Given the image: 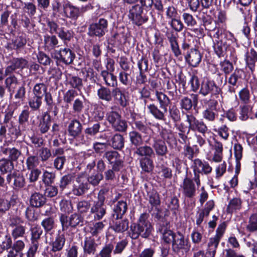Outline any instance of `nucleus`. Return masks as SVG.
I'll return each instance as SVG.
<instances>
[{
    "mask_svg": "<svg viewBox=\"0 0 257 257\" xmlns=\"http://www.w3.org/2000/svg\"><path fill=\"white\" fill-rule=\"evenodd\" d=\"M129 137L131 143L135 146H139L143 143L141 135L137 131H133L129 133Z\"/></svg>",
    "mask_w": 257,
    "mask_h": 257,
    "instance_id": "nucleus-43",
    "label": "nucleus"
},
{
    "mask_svg": "<svg viewBox=\"0 0 257 257\" xmlns=\"http://www.w3.org/2000/svg\"><path fill=\"white\" fill-rule=\"evenodd\" d=\"M128 221L127 220H119L116 221L113 226V229L116 232H123L127 230Z\"/></svg>",
    "mask_w": 257,
    "mask_h": 257,
    "instance_id": "nucleus-46",
    "label": "nucleus"
},
{
    "mask_svg": "<svg viewBox=\"0 0 257 257\" xmlns=\"http://www.w3.org/2000/svg\"><path fill=\"white\" fill-rule=\"evenodd\" d=\"M156 97L159 101L160 107L164 110L165 112L167 111V107L171 103L170 98L164 93L156 91Z\"/></svg>",
    "mask_w": 257,
    "mask_h": 257,
    "instance_id": "nucleus-29",
    "label": "nucleus"
},
{
    "mask_svg": "<svg viewBox=\"0 0 257 257\" xmlns=\"http://www.w3.org/2000/svg\"><path fill=\"white\" fill-rule=\"evenodd\" d=\"M143 10L139 5H136L130 10L128 17L133 23L140 26L148 21V18L142 16Z\"/></svg>",
    "mask_w": 257,
    "mask_h": 257,
    "instance_id": "nucleus-9",
    "label": "nucleus"
},
{
    "mask_svg": "<svg viewBox=\"0 0 257 257\" xmlns=\"http://www.w3.org/2000/svg\"><path fill=\"white\" fill-rule=\"evenodd\" d=\"M149 112L154 118L159 120H165L166 112L161 111L157 106L154 104H150L147 105Z\"/></svg>",
    "mask_w": 257,
    "mask_h": 257,
    "instance_id": "nucleus-30",
    "label": "nucleus"
},
{
    "mask_svg": "<svg viewBox=\"0 0 257 257\" xmlns=\"http://www.w3.org/2000/svg\"><path fill=\"white\" fill-rule=\"evenodd\" d=\"M191 168L194 175V180L197 186L200 185V174L207 175L212 170V167L207 162L198 158L193 160Z\"/></svg>",
    "mask_w": 257,
    "mask_h": 257,
    "instance_id": "nucleus-3",
    "label": "nucleus"
},
{
    "mask_svg": "<svg viewBox=\"0 0 257 257\" xmlns=\"http://www.w3.org/2000/svg\"><path fill=\"white\" fill-rule=\"evenodd\" d=\"M226 227V225L224 222L220 224L216 229L215 235L209 239L206 253L207 257L214 256L216 248L223 235Z\"/></svg>",
    "mask_w": 257,
    "mask_h": 257,
    "instance_id": "nucleus-4",
    "label": "nucleus"
},
{
    "mask_svg": "<svg viewBox=\"0 0 257 257\" xmlns=\"http://www.w3.org/2000/svg\"><path fill=\"white\" fill-rule=\"evenodd\" d=\"M114 246L111 243L105 245L98 253L100 257H111Z\"/></svg>",
    "mask_w": 257,
    "mask_h": 257,
    "instance_id": "nucleus-57",
    "label": "nucleus"
},
{
    "mask_svg": "<svg viewBox=\"0 0 257 257\" xmlns=\"http://www.w3.org/2000/svg\"><path fill=\"white\" fill-rule=\"evenodd\" d=\"M229 41L228 40H215L213 48L215 53L219 57L224 56L227 46L229 45Z\"/></svg>",
    "mask_w": 257,
    "mask_h": 257,
    "instance_id": "nucleus-23",
    "label": "nucleus"
},
{
    "mask_svg": "<svg viewBox=\"0 0 257 257\" xmlns=\"http://www.w3.org/2000/svg\"><path fill=\"white\" fill-rule=\"evenodd\" d=\"M100 75L104 81L105 84L108 87H117V81L116 77L113 73L102 70Z\"/></svg>",
    "mask_w": 257,
    "mask_h": 257,
    "instance_id": "nucleus-22",
    "label": "nucleus"
},
{
    "mask_svg": "<svg viewBox=\"0 0 257 257\" xmlns=\"http://www.w3.org/2000/svg\"><path fill=\"white\" fill-rule=\"evenodd\" d=\"M186 118L190 130L197 131L203 135L208 132V127L202 120L196 119L192 114H186Z\"/></svg>",
    "mask_w": 257,
    "mask_h": 257,
    "instance_id": "nucleus-8",
    "label": "nucleus"
},
{
    "mask_svg": "<svg viewBox=\"0 0 257 257\" xmlns=\"http://www.w3.org/2000/svg\"><path fill=\"white\" fill-rule=\"evenodd\" d=\"M111 126L116 131L123 132L126 130L127 125L125 120L122 119L121 117L113 123Z\"/></svg>",
    "mask_w": 257,
    "mask_h": 257,
    "instance_id": "nucleus-51",
    "label": "nucleus"
},
{
    "mask_svg": "<svg viewBox=\"0 0 257 257\" xmlns=\"http://www.w3.org/2000/svg\"><path fill=\"white\" fill-rule=\"evenodd\" d=\"M240 115L239 118L242 120H246L249 117V114L252 109V107L248 105L247 104H244L240 106Z\"/></svg>",
    "mask_w": 257,
    "mask_h": 257,
    "instance_id": "nucleus-53",
    "label": "nucleus"
},
{
    "mask_svg": "<svg viewBox=\"0 0 257 257\" xmlns=\"http://www.w3.org/2000/svg\"><path fill=\"white\" fill-rule=\"evenodd\" d=\"M135 154L141 157L151 158L154 155L153 149L148 146L145 145L137 148Z\"/></svg>",
    "mask_w": 257,
    "mask_h": 257,
    "instance_id": "nucleus-34",
    "label": "nucleus"
},
{
    "mask_svg": "<svg viewBox=\"0 0 257 257\" xmlns=\"http://www.w3.org/2000/svg\"><path fill=\"white\" fill-rule=\"evenodd\" d=\"M176 233L170 229H165L162 232V239L166 243H173Z\"/></svg>",
    "mask_w": 257,
    "mask_h": 257,
    "instance_id": "nucleus-50",
    "label": "nucleus"
},
{
    "mask_svg": "<svg viewBox=\"0 0 257 257\" xmlns=\"http://www.w3.org/2000/svg\"><path fill=\"white\" fill-rule=\"evenodd\" d=\"M239 99L244 104H248L250 102L251 94L247 87L241 89L238 92Z\"/></svg>",
    "mask_w": 257,
    "mask_h": 257,
    "instance_id": "nucleus-39",
    "label": "nucleus"
},
{
    "mask_svg": "<svg viewBox=\"0 0 257 257\" xmlns=\"http://www.w3.org/2000/svg\"><path fill=\"white\" fill-rule=\"evenodd\" d=\"M153 226L148 220L147 214H142L138 224H134L130 227L129 235L133 239L138 238L139 236L143 238L148 237L152 233Z\"/></svg>",
    "mask_w": 257,
    "mask_h": 257,
    "instance_id": "nucleus-1",
    "label": "nucleus"
},
{
    "mask_svg": "<svg viewBox=\"0 0 257 257\" xmlns=\"http://www.w3.org/2000/svg\"><path fill=\"white\" fill-rule=\"evenodd\" d=\"M29 105L33 111L39 109L42 104V98L34 96L29 100Z\"/></svg>",
    "mask_w": 257,
    "mask_h": 257,
    "instance_id": "nucleus-54",
    "label": "nucleus"
},
{
    "mask_svg": "<svg viewBox=\"0 0 257 257\" xmlns=\"http://www.w3.org/2000/svg\"><path fill=\"white\" fill-rule=\"evenodd\" d=\"M47 87L44 83L36 84L33 89L35 96L42 98L44 95L47 93Z\"/></svg>",
    "mask_w": 257,
    "mask_h": 257,
    "instance_id": "nucleus-42",
    "label": "nucleus"
},
{
    "mask_svg": "<svg viewBox=\"0 0 257 257\" xmlns=\"http://www.w3.org/2000/svg\"><path fill=\"white\" fill-rule=\"evenodd\" d=\"M217 101L215 100H210L208 103V107L202 112L203 117L209 121H214L217 116L216 106Z\"/></svg>",
    "mask_w": 257,
    "mask_h": 257,
    "instance_id": "nucleus-14",
    "label": "nucleus"
},
{
    "mask_svg": "<svg viewBox=\"0 0 257 257\" xmlns=\"http://www.w3.org/2000/svg\"><path fill=\"white\" fill-rule=\"evenodd\" d=\"M45 202L46 198L45 196L39 193L33 194L30 200L31 205L35 207H40L43 206Z\"/></svg>",
    "mask_w": 257,
    "mask_h": 257,
    "instance_id": "nucleus-32",
    "label": "nucleus"
},
{
    "mask_svg": "<svg viewBox=\"0 0 257 257\" xmlns=\"http://www.w3.org/2000/svg\"><path fill=\"white\" fill-rule=\"evenodd\" d=\"M148 201L149 204L151 205V208L149 211L151 212L153 208H157L160 204V199L159 194L156 191H152L149 193Z\"/></svg>",
    "mask_w": 257,
    "mask_h": 257,
    "instance_id": "nucleus-37",
    "label": "nucleus"
},
{
    "mask_svg": "<svg viewBox=\"0 0 257 257\" xmlns=\"http://www.w3.org/2000/svg\"><path fill=\"white\" fill-rule=\"evenodd\" d=\"M213 148L214 152L212 159V161L216 163L220 162L223 158L222 144L217 140H215Z\"/></svg>",
    "mask_w": 257,
    "mask_h": 257,
    "instance_id": "nucleus-25",
    "label": "nucleus"
},
{
    "mask_svg": "<svg viewBox=\"0 0 257 257\" xmlns=\"http://www.w3.org/2000/svg\"><path fill=\"white\" fill-rule=\"evenodd\" d=\"M82 126L81 123L77 119H73L69 124L68 132L69 135L74 138L80 135L82 132Z\"/></svg>",
    "mask_w": 257,
    "mask_h": 257,
    "instance_id": "nucleus-21",
    "label": "nucleus"
},
{
    "mask_svg": "<svg viewBox=\"0 0 257 257\" xmlns=\"http://www.w3.org/2000/svg\"><path fill=\"white\" fill-rule=\"evenodd\" d=\"M257 187V180L253 178L251 180H245L242 185L243 191L248 193L251 190Z\"/></svg>",
    "mask_w": 257,
    "mask_h": 257,
    "instance_id": "nucleus-47",
    "label": "nucleus"
},
{
    "mask_svg": "<svg viewBox=\"0 0 257 257\" xmlns=\"http://www.w3.org/2000/svg\"><path fill=\"white\" fill-rule=\"evenodd\" d=\"M242 71L239 69H236L234 72L230 75L228 79L229 83L228 91L231 93L235 92L236 88L237 87L238 83L241 78Z\"/></svg>",
    "mask_w": 257,
    "mask_h": 257,
    "instance_id": "nucleus-18",
    "label": "nucleus"
},
{
    "mask_svg": "<svg viewBox=\"0 0 257 257\" xmlns=\"http://www.w3.org/2000/svg\"><path fill=\"white\" fill-rule=\"evenodd\" d=\"M246 64L249 69L253 71L255 68V63L257 61V53L254 49L248 51L245 55Z\"/></svg>",
    "mask_w": 257,
    "mask_h": 257,
    "instance_id": "nucleus-26",
    "label": "nucleus"
},
{
    "mask_svg": "<svg viewBox=\"0 0 257 257\" xmlns=\"http://www.w3.org/2000/svg\"><path fill=\"white\" fill-rule=\"evenodd\" d=\"M140 164L142 170L145 172L149 173L153 170V161L150 158H142L140 160Z\"/></svg>",
    "mask_w": 257,
    "mask_h": 257,
    "instance_id": "nucleus-36",
    "label": "nucleus"
},
{
    "mask_svg": "<svg viewBox=\"0 0 257 257\" xmlns=\"http://www.w3.org/2000/svg\"><path fill=\"white\" fill-rule=\"evenodd\" d=\"M88 189L89 184L87 178L83 175L78 176L73 186V194L77 196H80L85 193Z\"/></svg>",
    "mask_w": 257,
    "mask_h": 257,
    "instance_id": "nucleus-11",
    "label": "nucleus"
},
{
    "mask_svg": "<svg viewBox=\"0 0 257 257\" xmlns=\"http://www.w3.org/2000/svg\"><path fill=\"white\" fill-rule=\"evenodd\" d=\"M31 240H39L43 233L41 228L37 225H33L30 228Z\"/></svg>",
    "mask_w": 257,
    "mask_h": 257,
    "instance_id": "nucleus-56",
    "label": "nucleus"
},
{
    "mask_svg": "<svg viewBox=\"0 0 257 257\" xmlns=\"http://www.w3.org/2000/svg\"><path fill=\"white\" fill-rule=\"evenodd\" d=\"M7 182L13 185L15 188H22L25 184L23 174L19 171H14L7 176Z\"/></svg>",
    "mask_w": 257,
    "mask_h": 257,
    "instance_id": "nucleus-13",
    "label": "nucleus"
},
{
    "mask_svg": "<svg viewBox=\"0 0 257 257\" xmlns=\"http://www.w3.org/2000/svg\"><path fill=\"white\" fill-rule=\"evenodd\" d=\"M50 124L51 116L48 112H45L39 125L40 132L43 134L47 132L50 128Z\"/></svg>",
    "mask_w": 257,
    "mask_h": 257,
    "instance_id": "nucleus-33",
    "label": "nucleus"
},
{
    "mask_svg": "<svg viewBox=\"0 0 257 257\" xmlns=\"http://www.w3.org/2000/svg\"><path fill=\"white\" fill-rule=\"evenodd\" d=\"M134 124L135 128L142 133L148 134L151 131L150 127H149L145 122H143L141 120L135 121Z\"/></svg>",
    "mask_w": 257,
    "mask_h": 257,
    "instance_id": "nucleus-60",
    "label": "nucleus"
},
{
    "mask_svg": "<svg viewBox=\"0 0 257 257\" xmlns=\"http://www.w3.org/2000/svg\"><path fill=\"white\" fill-rule=\"evenodd\" d=\"M169 24L176 32H181L184 28V25L181 21L177 18L174 19L169 22Z\"/></svg>",
    "mask_w": 257,
    "mask_h": 257,
    "instance_id": "nucleus-62",
    "label": "nucleus"
},
{
    "mask_svg": "<svg viewBox=\"0 0 257 257\" xmlns=\"http://www.w3.org/2000/svg\"><path fill=\"white\" fill-rule=\"evenodd\" d=\"M127 210L126 203L123 201H118L114 208L116 219L121 218Z\"/></svg>",
    "mask_w": 257,
    "mask_h": 257,
    "instance_id": "nucleus-40",
    "label": "nucleus"
},
{
    "mask_svg": "<svg viewBox=\"0 0 257 257\" xmlns=\"http://www.w3.org/2000/svg\"><path fill=\"white\" fill-rule=\"evenodd\" d=\"M202 56L199 51L196 49H192L185 56V60L188 64L194 67H197L200 63Z\"/></svg>",
    "mask_w": 257,
    "mask_h": 257,
    "instance_id": "nucleus-17",
    "label": "nucleus"
},
{
    "mask_svg": "<svg viewBox=\"0 0 257 257\" xmlns=\"http://www.w3.org/2000/svg\"><path fill=\"white\" fill-rule=\"evenodd\" d=\"M241 200L239 198H234L230 200L227 207V212L232 213L239 210L241 208Z\"/></svg>",
    "mask_w": 257,
    "mask_h": 257,
    "instance_id": "nucleus-38",
    "label": "nucleus"
},
{
    "mask_svg": "<svg viewBox=\"0 0 257 257\" xmlns=\"http://www.w3.org/2000/svg\"><path fill=\"white\" fill-rule=\"evenodd\" d=\"M40 161L37 156L30 155L26 159V166L28 170L36 169L39 165Z\"/></svg>",
    "mask_w": 257,
    "mask_h": 257,
    "instance_id": "nucleus-44",
    "label": "nucleus"
},
{
    "mask_svg": "<svg viewBox=\"0 0 257 257\" xmlns=\"http://www.w3.org/2000/svg\"><path fill=\"white\" fill-rule=\"evenodd\" d=\"M114 100L120 106L125 107L128 104V99L125 92L119 87H115L112 90Z\"/></svg>",
    "mask_w": 257,
    "mask_h": 257,
    "instance_id": "nucleus-19",
    "label": "nucleus"
},
{
    "mask_svg": "<svg viewBox=\"0 0 257 257\" xmlns=\"http://www.w3.org/2000/svg\"><path fill=\"white\" fill-rule=\"evenodd\" d=\"M67 83L70 85L71 87L80 91L83 87L82 80L76 76L68 75L67 76Z\"/></svg>",
    "mask_w": 257,
    "mask_h": 257,
    "instance_id": "nucleus-31",
    "label": "nucleus"
},
{
    "mask_svg": "<svg viewBox=\"0 0 257 257\" xmlns=\"http://www.w3.org/2000/svg\"><path fill=\"white\" fill-rule=\"evenodd\" d=\"M44 41L46 47L54 49L58 44V41L55 36L45 35Z\"/></svg>",
    "mask_w": 257,
    "mask_h": 257,
    "instance_id": "nucleus-45",
    "label": "nucleus"
},
{
    "mask_svg": "<svg viewBox=\"0 0 257 257\" xmlns=\"http://www.w3.org/2000/svg\"><path fill=\"white\" fill-rule=\"evenodd\" d=\"M26 228L21 225L14 226L12 231V235L14 239L18 237H22L25 234Z\"/></svg>",
    "mask_w": 257,
    "mask_h": 257,
    "instance_id": "nucleus-55",
    "label": "nucleus"
},
{
    "mask_svg": "<svg viewBox=\"0 0 257 257\" xmlns=\"http://www.w3.org/2000/svg\"><path fill=\"white\" fill-rule=\"evenodd\" d=\"M103 158L112 165V169L114 171H119L122 166L121 158L116 151H107L104 153Z\"/></svg>",
    "mask_w": 257,
    "mask_h": 257,
    "instance_id": "nucleus-10",
    "label": "nucleus"
},
{
    "mask_svg": "<svg viewBox=\"0 0 257 257\" xmlns=\"http://www.w3.org/2000/svg\"><path fill=\"white\" fill-rule=\"evenodd\" d=\"M54 55L57 59L60 60L66 64L72 63L75 56V54L72 50L68 48L55 51Z\"/></svg>",
    "mask_w": 257,
    "mask_h": 257,
    "instance_id": "nucleus-12",
    "label": "nucleus"
},
{
    "mask_svg": "<svg viewBox=\"0 0 257 257\" xmlns=\"http://www.w3.org/2000/svg\"><path fill=\"white\" fill-rule=\"evenodd\" d=\"M81 14L79 8L72 5L69 2L63 4L62 16L73 20H76Z\"/></svg>",
    "mask_w": 257,
    "mask_h": 257,
    "instance_id": "nucleus-15",
    "label": "nucleus"
},
{
    "mask_svg": "<svg viewBox=\"0 0 257 257\" xmlns=\"http://www.w3.org/2000/svg\"><path fill=\"white\" fill-rule=\"evenodd\" d=\"M108 22L107 20L100 18L98 22L91 24L88 28V35L90 36L98 37L104 36L107 32Z\"/></svg>",
    "mask_w": 257,
    "mask_h": 257,
    "instance_id": "nucleus-5",
    "label": "nucleus"
},
{
    "mask_svg": "<svg viewBox=\"0 0 257 257\" xmlns=\"http://www.w3.org/2000/svg\"><path fill=\"white\" fill-rule=\"evenodd\" d=\"M106 221L103 220L94 223L93 226L90 227V232L92 235H97L100 233L105 226Z\"/></svg>",
    "mask_w": 257,
    "mask_h": 257,
    "instance_id": "nucleus-49",
    "label": "nucleus"
},
{
    "mask_svg": "<svg viewBox=\"0 0 257 257\" xmlns=\"http://www.w3.org/2000/svg\"><path fill=\"white\" fill-rule=\"evenodd\" d=\"M97 244L93 237H86L84 239L83 249L84 253L88 254H94L96 250Z\"/></svg>",
    "mask_w": 257,
    "mask_h": 257,
    "instance_id": "nucleus-20",
    "label": "nucleus"
},
{
    "mask_svg": "<svg viewBox=\"0 0 257 257\" xmlns=\"http://www.w3.org/2000/svg\"><path fill=\"white\" fill-rule=\"evenodd\" d=\"M220 91V89L213 81L204 79L201 83L199 93L204 96L209 94L212 96L218 94Z\"/></svg>",
    "mask_w": 257,
    "mask_h": 257,
    "instance_id": "nucleus-7",
    "label": "nucleus"
},
{
    "mask_svg": "<svg viewBox=\"0 0 257 257\" xmlns=\"http://www.w3.org/2000/svg\"><path fill=\"white\" fill-rule=\"evenodd\" d=\"M182 18L185 24L189 27H193L196 24L197 22L193 16L190 13L184 12L182 15Z\"/></svg>",
    "mask_w": 257,
    "mask_h": 257,
    "instance_id": "nucleus-48",
    "label": "nucleus"
},
{
    "mask_svg": "<svg viewBox=\"0 0 257 257\" xmlns=\"http://www.w3.org/2000/svg\"><path fill=\"white\" fill-rule=\"evenodd\" d=\"M55 177V173L45 171L43 174V181L46 185H49L54 182Z\"/></svg>",
    "mask_w": 257,
    "mask_h": 257,
    "instance_id": "nucleus-63",
    "label": "nucleus"
},
{
    "mask_svg": "<svg viewBox=\"0 0 257 257\" xmlns=\"http://www.w3.org/2000/svg\"><path fill=\"white\" fill-rule=\"evenodd\" d=\"M74 179V175L73 174H68L63 176L60 182L59 187L62 189H65L66 186L70 184L72 180Z\"/></svg>",
    "mask_w": 257,
    "mask_h": 257,
    "instance_id": "nucleus-58",
    "label": "nucleus"
},
{
    "mask_svg": "<svg viewBox=\"0 0 257 257\" xmlns=\"http://www.w3.org/2000/svg\"><path fill=\"white\" fill-rule=\"evenodd\" d=\"M213 130L224 140H227L228 139L229 135V128L225 124L222 125L218 128H214Z\"/></svg>",
    "mask_w": 257,
    "mask_h": 257,
    "instance_id": "nucleus-59",
    "label": "nucleus"
},
{
    "mask_svg": "<svg viewBox=\"0 0 257 257\" xmlns=\"http://www.w3.org/2000/svg\"><path fill=\"white\" fill-rule=\"evenodd\" d=\"M172 249L176 252H188L191 247L189 240L185 238L184 235L180 232L176 233V236L172 243Z\"/></svg>",
    "mask_w": 257,
    "mask_h": 257,
    "instance_id": "nucleus-6",
    "label": "nucleus"
},
{
    "mask_svg": "<svg viewBox=\"0 0 257 257\" xmlns=\"http://www.w3.org/2000/svg\"><path fill=\"white\" fill-rule=\"evenodd\" d=\"M25 88L23 86L19 87L17 93L15 95V99L16 101L14 102L17 106L21 104V102L23 101V98L25 95Z\"/></svg>",
    "mask_w": 257,
    "mask_h": 257,
    "instance_id": "nucleus-61",
    "label": "nucleus"
},
{
    "mask_svg": "<svg viewBox=\"0 0 257 257\" xmlns=\"http://www.w3.org/2000/svg\"><path fill=\"white\" fill-rule=\"evenodd\" d=\"M105 198L104 191L101 190L97 196V200L93 201L90 208V213L94 220H100L106 214V206L104 204Z\"/></svg>",
    "mask_w": 257,
    "mask_h": 257,
    "instance_id": "nucleus-2",
    "label": "nucleus"
},
{
    "mask_svg": "<svg viewBox=\"0 0 257 257\" xmlns=\"http://www.w3.org/2000/svg\"><path fill=\"white\" fill-rule=\"evenodd\" d=\"M214 32L213 37L216 40H228L232 41L233 39L232 34L226 31L223 28L216 27L213 30Z\"/></svg>",
    "mask_w": 257,
    "mask_h": 257,
    "instance_id": "nucleus-24",
    "label": "nucleus"
},
{
    "mask_svg": "<svg viewBox=\"0 0 257 257\" xmlns=\"http://www.w3.org/2000/svg\"><path fill=\"white\" fill-rule=\"evenodd\" d=\"M153 147L158 156H164L168 152L165 142L160 139H154Z\"/></svg>",
    "mask_w": 257,
    "mask_h": 257,
    "instance_id": "nucleus-28",
    "label": "nucleus"
},
{
    "mask_svg": "<svg viewBox=\"0 0 257 257\" xmlns=\"http://www.w3.org/2000/svg\"><path fill=\"white\" fill-rule=\"evenodd\" d=\"M111 146L114 149H121L124 146V139L122 135L115 134L111 138Z\"/></svg>",
    "mask_w": 257,
    "mask_h": 257,
    "instance_id": "nucleus-41",
    "label": "nucleus"
},
{
    "mask_svg": "<svg viewBox=\"0 0 257 257\" xmlns=\"http://www.w3.org/2000/svg\"><path fill=\"white\" fill-rule=\"evenodd\" d=\"M246 229L251 232L257 230V215L253 214L250 216L248 224L246 226Z\"/></svg>",
    "mask_w": 257,
    "mask_h": 257,
    "instance_id": "nucleus-64",
    "label": "nucleus"
},
{
    "mask_svg": "<svg viewBox=\"0 0 257 257\" xmlns=\"http://www.w3.org/2000/svg\"><path fill=\"white\" fill-rule=\"evenodd\" d=\"M181 187L182 188V193L186 197L193 198L195 195V186L190 179L185 178Z\"/></svg>",
    "mask_w": 257,
    "mask_h": 257,
    "instance_id": "nucleus-16",
    "label": "nucleus"
},
{
    "mask_svg": "<svg viewBox=\"0 0 257 257\" xmlns=\"http://www.w3.org/2000/svg\"><path fill=\"white\" fill-rule=\"evenodd\" d=\"M65 243V238L64 234H58L55 239L50 243L52 246L51 251L57 252L61 250Z\"/></svg>",
    "mask_w": 257,
    "mask_h": 257,
    "instance_id": "nucleus-27",
    "label": "nucleus"
},
{
    "mask_svg": "<svg viewBox=\"0 0 257 257\" xmlns=\"http://www.w3.org/2000/svg\"><path fill=\"white\" fill-rule=\"evenodd\" d=\"M41 225L46 232L51 231L55 226V221L52 217H48L43 219L41 222Z\"/></svg>",
    "mask_w": 257,
    "mask_h": 257,
    "instance_id": "nucleus-52",
    "label": "nucleus"
},
{
    "mask_svg": "<svg viewBox=\"0 0 257 257\" xmlns=\"http://www.w3.org/2000/svg\"><path fill=\"white\" fill-rule=\"evenodd\" d=\"M97 94L98 98L101 100L109 102L112 100L111 92L110 90L104 86H101L98 89Z\"/></svg>",
    "mask_w": 257,
    "mask_h": 257,
    "instance_id": "nucleus-35",
    "label": "nucleus"
}]
</instances>
